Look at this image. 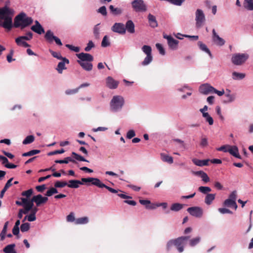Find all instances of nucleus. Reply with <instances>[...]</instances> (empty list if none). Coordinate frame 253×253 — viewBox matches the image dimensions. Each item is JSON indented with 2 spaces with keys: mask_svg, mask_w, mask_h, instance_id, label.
<instances>
[{
  "mask_svg": "<svg viewBox=\"0 0 253 253\" xmlns=\"http://www.w3.org/2000/svg\"><path fill=\"white\" fill-rule=\"evenodd\" d=\"M33 20L31 17H15L12 27L22 30L32 24Z\"/></svg>",
  "mask_w": 253,
  "mask_h": 253,
  "instance_id": "nucleus-3",
  "label": "nucleus"
},
{
  "mask_svg": "<svg viewBox=\"0 0 253 253\" xmlns=\"http://www.w3.org/2000/svg\"><path fill=\"white\" fill-rule=\"evenodd\" d=\"M209 159L206 160H199L197 159H193L192 160L193 163L196 166L202 167L204 166H208L209 165Z\"/></svg>",
  "mask_w": 253,
  "mask_h": 253,
  "instance_id": "nucleus-20",
  "label": "nucleus"
},
{
  "mask_svg": "<svg viewBox=\"0 0 253 253\" xmlns=\"http://www.w3.org/2000/svg\"><path fill=\"white\" fill-rule=\"evenodd\" d=\"M184 205L179 203H174L170 207V210L173 211H178L183 209Z\"/></svg>",
  "mask_w": 253,
  "mask_h": 253,
  "instance_id": "nucleus-32",
  "label": "nucleus"
},
{
  "mask_svg": "<svg viewBox=\"0 0 253 253\" xmlns=\"http://www.w3.org/2000/svg\"><path fill=\"white\" fill-rule=\"evenodd\" d=\"M187 211L193 216L200 218L203 214V209L199 207H192L187 209Z\"/></svg>",
  "mask_w": 253,
  "mask_h": 253,
  "instance_id": "nucleus-10",
  "label": "nucleus"
},
{
  "mask_svg": "<svg viewBox=\"0 0 253 253\" xmlns=\"http://www.w3.org/2000/svg\"><path fill=\"white\" fill-rule=\"evenodd\" d=\"M25 41V40H23V39H21L20 37H19L15 39V42L18 46H22L24 47H30V44H29Z\"/></svg>",
  "mask_w": 253,
  "mask_h": 253,
  "instance_id": "nucleus-30",
  "label": "nucleus"
},
{
  "mask_svg": "<svg viewBox=\"0 0 253 253\" xmlns=\"http://www.w3.org/2000/svg\"><path fill=\"white\" fill-rule=\"evenodd\" d=\"M126 31L130 34L135 33V25L131 20H128L125 25Z\"/></svg>",
  "mask_w": 253,
  "mask_h": 253,
  "instance_id": "nucleus-18",
  "label": "nucleus"
},
{
  "mask_svg": "<svg viewBox=\"0 0 253 253\" xmlns=\"http://www.w3.org/2000/svg\"><path fill=\"white\" fill-rule=\"evenodd\" d=\"M31 29L34 32L39 35H41L42 34L44 33V30L42 25L38 26H32L31 27Z\"/></svg>",
  "mask_w": 253,
  "mask_h": 253,
  "instance_id": "nucleus-35",
  "label": "nucleus"
},
{
  "mask_svg": "<svg viewBox=\"0 0 253 253\" xmlns=\"http://www.w3.org/2000/svg\"><path fill=\"white\" fill-rule=\"evenodd\" d=\"M88 222V218L87 217H83L76 219V224H84Z\"/></svg>",
  "mask_w": 253,
  "mask_h": 253,
  "instance_id": "nucleus-40",
  "label": "nucleus"
},
{
  "mask_svg": "<svg viewBox=\"0 0 253 253\" xmlns=\"http://www.w3.org/2000/svg\"><path fill=\"white\" fill-rule=\"evenodd\" d=\"M69 162L76 163L75 160L71 157H66L64 160L55 161V163L57 164H68Z\"/></svg>",
  "mask_w": 253,
  "mask_h": 253,
  "instance_id": "nucleus-36",
  "label": "nucleus"
},
{
  "mask_svg": "<svg viewBox=\"0 0 253 253\" xmlns=\"http://www.w3.org/2000/svg\"><path fill=\"white\" fill-rule=\"evenodd\" d=\"M244 7L248 10H253V0H244Z\"/></svg>",
  "mask_w": 253,
  "mask_h": 253,
  "instance_id": "nucleus-33",
  "label": "nucleus"
},
{
  "mask_svg": "<svg viewBox=\"0 0 253 253\" xmlns=\"http://www.w3.org/2000/svg\"><path fill=\"white\" fill-rule=\"evenodd\" d=\"M33 193V189H29V190H28L27 191H23L21 193V195L23 196H25L27 198H29L32 195Z\"/></svg>",
  "mask_w": 253,
  "mask_h": 253,
  "instance_id": "nucleus-59",
  "label": "nucleus"
},
{
  "mask_svg": "<svg viewBox=\"0 0 253 253\" xmlns=\"http://www.w3.org/2000/svg\"><path fill=\"white\" fill-rule=\"evenodd\" d=\"M83 184L79 180H70L69 181V184L67 185L71 188H78L80 185H83Z\"/></svg>",
  "mask_w": 253,
  "mask_h": 253,
  "instance_id": "nucleus-22",
  "label": "nucleus"
},
{
  "mask_svg": "<svg viewBox=\"0 0 253 253\" xmlns=\"http://www.w3.org/2000/svg\"><path fill=\"white\" fill-rule=\"evenodd\" d=\"M30 227V224L28 222L22 223L20 226L21 231L22 232H27L29 230Z\"/></svg>",
  "mask_w": 253,
  "mask_h": 253,
  "instance_id": "nucleus-51",
  "label": "nucleus"
},
{
  "mask_svg": "<svg viewBox=\"0 0 253 253\" xmlns=\"http://www.w3.org/2000/svg\"><path fill=\"white\" fill-rule=\"evenodd\" d=\"M97 12L101 13L103 16H106L107 15L106 8L105 6H102L100 7L97 10Z\"/></svg>",
  "mask_w": 253,
  "mask_h": 253,
  "instance_id": "nucleus-64",
  "label": "nucleus"
},
{
  "mask_svg": "<svg viewBox=\"0 0 253 253\" xmlns=\"http://www.w3.org/2000/svg\"><path fill=\"white\" fill-rule=\"evenodd\" d=\"M246 77V74L243 73L233 72L232 74V77L234 80H241Z\"/></svg>",
  "mask_w": 253,
  "mask_h": 253,
  "instance_id": "nucleus-29",
  "label": "nucleus"
},
{
  "mask_svg": "<svg viewBox=\"0 0 253 253\" xmlns=\"http://www.w3.org/2000/svg\"><path fill=\"white\" fill-rule=\"evenodd\" d=\"M111 30L115 33L120 34H125L126 33L125 25L122 23H116L112 27Z\"/></svg>",
  "mask_w": 253,
  "mask_h": 253,
  "instance_id": "nucleus-12",
  "label": "nucleus"
},
{
  "mask_svg": "<svg viewBox=\"0 0 253 253\" xmlns=\"http://www.w3.org/2000/svg\"><path fill=\"white\" fill-rule=\"evenodd\" d=\"M14 13V10L9 7H0V16H13Z\"/></svg>",
  "mask_w": 253,
  "mask_h": 253,
  "instance_id": "nucleus-15",
  "label": "nucleus"
},
{
  "mask_svg": "<svg viewBox=\"0 0 253 253\" xmlns=\"http://www.w3.org/2000/svg\"><path fill=\"white\" fill-rule=\"evenodd\" d=\"M31 201L33 203L35 202L37 207L43 204L42 200V195L41 194L33 196L31 199Z\"/></svg>",
  "mask_w": 253,
  "mask_h": 253,
  "instance_id": "nucleus-25",
  "label": "nucleus"
},
{
  "mask_svg": "<svg viewBox=\"0 0 253 253\" xmlns=\"http://www.w3.org/2000/svg\"><path fill=\"white\" fill-rule=\"evenodd\" d=\"M72 156L74 157V158L79 161H82V162H88V161L85 159L83 156L78 154L77 153L75 152H72Z\"/></svg>",
  "mask_w": 253,
  "mask_h": 253,
  "instance_id": "nucleus-47",
  "label": "nucleus"
},
{
  "mask_svg": "<svg viewBox=\"0 0 253 253\" xmlns=\"http://www.w3.org/2000/svg\"><path fill=\"white\" fill-rule=\"evenodd\" d=\"M68 185L66 181H57L55 182L54 186L55 188H62Z\"/></svg>",
  "mask_w": 253,
  "mask_h": 253,
  "instance_id": "nucleus-56",
  "label": "nucleus"
},
{
  "mask_svg": "<svg viewBox=\"0 0 253 253\" xmlns=\"http://www.w3.org/2000/svg\"><path fill=\"white\" fill-rule=\"evenodd\" d=\"M119 84V82L115 81L111 77H108L106 78V86L110 89L116 88Z\"/></svg>",
  "mask_w": 253,
  "mask_h": 253,
  "instance_id": "nucleus-16",
  "label": "nucleus"
},
{
  "mask_svg": "<svg viewBox=\"0 0 253 253\" xmlns=\"http://www.w3.org/2000/svg\"><path fill=\"white\" fill-rule=\"evenodd\" d=\"M249 58L248 53H235L232 56L231 60L232 63L236 66H240L244 64Z\"/></svg>",
  "mask_w": 253,
  "mask_h": 253,
  "instance_id": "nucleus-6",
  "label": "nucleus"
},
{
  "mask_svg": "<svg viewBox=\"0 0 253 253\" xmlns=\"http://www.w3.org/2000/svg\"><path fill=\"white\" fill-rule=\"evenodd\" d=\"M139 203L145 206L147 209H154L155 207L153 205H150L151 202L148 200H139Z\"/></svg>",
  "mask_w": 253,
  "mask_h": 253,
  "instance_id": "nucleus-31",
  "label": "nucleus"
},
{
  "mask_svg": "<svg viewBox=\"0 0 253 253\" xmlns=\"http://www.w3.org/2000/svg\"><path fill=\"white\" fill-rule=\"evenodd\" d=\"M110 44V43L109 41L108 40V37L107 36H105L102 40V42H101V46L102 47H105L109 46Z\"/></svg>",
  "mask_w": 253,
  "mask_h": 253,
  "instance_id": "nucleus-54",
  "label": "nucleus"
},
{
  "mask_svg": "<svg viewBox=\"0 0 253 253\" xmlns=\"http://www.w3.org/2000/svg\"><path fill=\"white\" fill-rule=\"evenodd\" d=\"M35 140V137L34 135H30L27 136L25 139L23 141V144L24 145L32 143Z\"/></svg>",
  "mask_w": 253,
  "mask_h": 253,
  "instance_id": "nucleus-41",
  "label": "nucleus"
},
{
  "mask_svg": "<svg viewBox=\"0 0 253 253\" xmlns=\"http://www.w3.org/2000/svg\"><path fill=\"white\" fill-rule=\"evenodd\" d=\"M94 47V44L91 41H89L87 44V46L85 47L84 50L86 52L89 51L92 48Z\"/></svg>",
  "mask_w": 253,
  "mask_h": 253,
  "instance_id": "nucleus-61",
  "label": "nucleus"
},
{
  "mask_svg": "<svg viewBox=\"0 0 253 253\" xmlns=\"http://www.w3.org/2000/svg\"><path fill=\"white\" fill-rule=\"evenodd\" d=\"M237 199V192L236 191H233L229 196L228 200L236 202Z\"/></svg>",
  "mask_w": 253,
  "mask_h": 253,
  "instance_id": "nucleus-63",
  "label": "nucleus"
},
{
  "mask_svg": "<svg viewBox=\"0 0 253 253\" xmlns=\"http://www.w3.org/2000/svg\"><path fill=\"white\" fill-rule=\"evenodd\" d=\"M83 183H88L91 182L92 185H95L99 188H105L109 191L112 193H117L118 190H117L115 189H113L111 187H110L105 184L103 183L99 179L97 178L94 177H88V178H82L81 181Z\"/></svg>",
  "mask_w": 253,
  "mask_h": 253,
  "instance_id": "nucleus-4",
  "label": "nucleus"
},
{
  "mask_svg": "<svg viewBox=\"0 0 253 253\" xmlns=\"http://www.w3.org/2000/svg\"><path fill=\"white\" fill-rule=\"evenodd\" d=\"M212 39L213 42L218 46H222L225 43V41L221 38H220L218 34L216 33L215 30L213 29L212 31Z\"/></svg>",
  "mask_w": 253,
  "mask_h": 253,
  "instance_id": "nucleus-14",
  "label": "nucleus"
},
{
  "mask_svg": "<svg viewBox=\"0 0 253 253\" xmlns=\"http://www.w3.org/2000/svg\"><path fill=\"white\" fill-rule=\"evenodd\" d=\"M57 193H58L57 190L55 188L52 187V188H50L49 190L47 191V192H46V194H45V196L50 197V196H52L53 194H56Z\"/></svg>",
  "mask_w": 253,
  "mask_h": 253,
  "instance_id": "nucleus-53",
  "label": "nucleus"
},
{
  "mask_svg": "<svg viewBox=\"0 0 253 253\" xmlns=\"http://www.w3.org/2000/svg\"><path fill=\"white\" fill-rule=\"evenodd\" d=\"M79 60L77 62L82 68L86 71H90L93 68V65L91 63L93 60L92 55L87 53L81 52L76 54Z\"/></svg>",
  "mask_w": 253,
  "mask_h": 253,
  "instance_id": "nucleus-1",
  "label": "nucleus"
},
{
  "mask_svg": "<svg viewBox=\"0 0 253 253\" xmlns=\"http://www.w3.org/2000/svg\"><path fill=\"white\" fill-rule=\"evenodd\" d=\"M208 145V139L206 136L202 135L201 137L200 146L202 148H205Z\"/></svg>",
  "mask_w": 253,
  "mask_h": 253,
  "instance_id": "nucleus-37",
  "label": "nucleus"
},
{
  "mask_svg": "<svg viewBox=\"0 0 253 253\" xmlns=\"http://www.w3.org/2000/svg\"><path fill=\"white\" fill-rule=\"evenodd\" d=\"M189 245L191 247H194L199 244L201 241L200 237H197L192 239H189Z\"/></svg>",
  "mask_w": 253,
  "mask_h": 253,
  "instance_id": "nucleus-38",
  "label": "nucleus"
},
{
  "mask_svg": "<svg viewBox=\"0 0 253 253\" xmlns=\"http://www.w3.org/2000/svg\"><path fill=\"white\" fill-rule=\"evenodd\" d=\"M213 89H214V88L208 84L201 85L199 89L200 93L205 95L212 92Z\"/></svg>",
  "mask_w": 253,
  "mask_h": 253,
  "instance_id": "nucleus-13",
  "label": "nucleus"
},
{
  "mask_svg": "<svg viewBox=\"0 0 253 253\" xmlns=\"http://www.w3.org/2000/svg\"><path fill=\"white\" fill-rule=\"evenodd\" d=\"M0 26L10 30L12 28V17H0Z\"/></svg>",
  "mask_w": 253,
  "mask_h": 253,
  "instance_id": "nucleus-8",
  "label": "nucleus"
},
{
  "mask_svg": "<svg viewBox=\"0 0 253 253\" xmlns=\"http://www.w3.org/2000/svg\"><path fill=\"white\" fill-rule=\"evenodd\" d=\"M203 117L206 119V122H208L210 125H213V120L208 113H203Z\"/></svg>",
  "mask_w": 253,
  "mask_h": 253,
  "instance_id": "nucleus-44",
  "label": "nucleus"
},
{
  "mask_svg": "<svg viewBox=\"0 0 253 253\" xmlns=\"http://www.w3.org/2000/svg\"><path fill=\"white\" fill-rule=\"evenodd\" d=\"M225 96L226 97V99L223 100V103L224 104L233 102L236 98L235 95L231 93H225Z\"/></svg>",
  "mask_w": 253,
  "mask_h": 253,
  "instance_id": "nucleus-26",
  "label": "nucleus"
},
{
  "mask_svg": "<svg viewBox=\"0 0 253 253\" xmlns=\"http://www.w3.org/2000/svg\"><path fill=\"white\" fill-rule=\"evenodd\" d=\"M44 38L49 43H51L53 41H54L57 45L60 46L62 45L60 39L57 37L54 36L53 33L50 30L46 31L44 35Z\"/></svg>",
  "mask_w": 253,
  "mask_h": 253,
  "instance_id": "nucleus-9",
  "label": "nucleus"
},
{
  "mask_svg": "<svg viewBox=\"0 0 253 253\" xmlns=\"http://www.w3.org/2000/svg\"><path fill=\"white\" fill-rule=\"evenodd\" d=\"M66 47H67V48H68L70 50H72V51H74L76 52H78L80 51V48L78 46H73L71 44H66Z\"/></svg>",
  "mask_w": 253,
  "mask_h": 253,
  "instance_id": "nucleus-57",
  "label": "nucleus"
},
{
  "mask_svg": "<svg viewBox=\"0 0 253 253\" xmlns=\"http://www.w3.org/2000/svg\"><path fill=\"white\" fill-rule=\"evenodd\" d=\"M49 52L51 53V54L52 55L53 57L54 58H56L58 59L61 60L64 57H63L60 52H57L55 51H54L51 49L49 50Z\"/></svg>",
  "mask_w": 253,
  "mask_h": 253,
  "instance_id": "nucleus-52",
  "label": "nucleus"
},
{
  "mask_svg": "<svg viewBox=\"0 0 253 253\" xmlns=\"http://www.w3.org/2000/svg\"><path fill=\"white\" fill-rule=\"evenodd\" d=\"M27 220L30 222L34 221L36 219V215L31 213L28 216L25 217L23 222H24L27 219Z\"/></svg>",
  "mask_w": 253,
  "mask_h": 253,
  "instance_id": "nucleus-62",
  "label": "nucleus"
},
{
  "mask_svg": "<svg viewBox=\"0 0 253 253\" xmlns=\"http://www.w3.org/2000/svg\"><path fill=\"white\" fill-rule=\"evenodd\" d=\"M228 152H229L230 154H231L236 158H237L240 159H241V157L239 154L238 149L237 146H234L232 147H230L228 146Z\"/></svg>",
  "mask_w": 253,
  "mask_h": 253,
  "instance_id": "nucleus-19",
  "label": "nucleus"
},
{
  "mask_svg": "<svg viewBox=\"0 0 253 253\" xmlns=\"http://www.w3.org/2000/svg\"><path fill=\"white\" fill-rule=\"evenodd\" d=\"M13 178H10L6 183L4 187H3V188L0 192V198H3L4 193L7 191L8 188H9L12 185L11 182L13 180Z\"/></svg>",
  "mask_w": 253,
  "mask_h": 253,
  "instance_id": "nucleus-28",
  "label": "nucleus"
},
{
  "mask_svg": "<svg viewBox=\"0 0 253 253\" xmlns=\"http://www.w3.org/2000/svg\"><path fill=\"white\" fill-rule=\"evenodd\" d=\"M223 205L226 207L233 208L235 210H236L238 208V206L236 202L227 199L224 201Z\"/></svg>",
  "mask_w": 253,
  "mask_h": 253,
  "instance_id": "nucleus-21",
  "label": "nucleus"
},
{
  "mask_svg": "<svg viewBox=\"0 0 253 253\" xmlns=\"http://www.w3.org/2000/svg\"><path fill=\"white\" fill-rule=\"evenodd\" d=\"M152 55H146L144 60L141 62V65L144 66H147L152 61Z\"/></svg>",
  "mask_w": 253,
  "mask_h": 253,
  "instance_id": "nucleus-43",
  "label": "nucleus"
},
{
  "mask_svg": "<svg viewBox=\"0 0 253 253\" xmlns=\"http://www.w3.org/2000/svg\"><path fill=\"white\" fill-rule=\"evenodd\" d=\"M142 50L146 55H152V48L150 46L143 45L142 47Z\"/></svg>",
  "mask_w": 253,
  "mask_h": 253,
  "instance_id": "nucleus-39",
  "label": "nucleus"
},
{
  "mask_svg": "<svg viewBox=\"0 0 253 253\" xmlns=\"http://www.w3.org/2000/svg\"><path fill=\"white\" fill-rule=\"evenodd\" d=\"M198 190L203 194H207L211 191V189L208 186H200L198 188Z\"/></svg>",
  "mask_w": 253,
  "mask_h": 253,
  "instance_id": "nucleus-46",
  "label": "nucleus"
},
{
  "mask_svg": "<svg viewBox=\"0 0 253 253\" xmlns=\"http://www.w3.org/2000/svg\"><path fill=\"white\" fill-rule=\"evenodd\" d=\"M109 9L112 14L114 15H119L122 13V10L120 8H115L112 5H110Z\"/></svg>",
  "mask_w": 253,
  "mask_h": 253,
  "instance_id": "nucleus-42",
  "label": "nucleus"
},
{
  "mask_svg": "<svg viewBox=\"0 0 253 253\" xmlns=\"http://www.w3.org/2000/svg\"><path fill=\"white\" fill-rule=\"evenodd\" d=\"M124 99L122 96H114L110 102L111 111L116 112L120 111L124 104Z\"/></svg>",
  "mask_w": 253,
  "mask_h": 253,
  "instance_id": "nucleus-5",
  "label": "nucleus"
},
{
  "mask_svg": "<svg viewBox=\"0 0 253 253\" xmlns=\"http://www.w3.org/2000/svg\"><path fill=\"white\" fill-rule=\"evenodd\" d=\"M40 152H41V151L39 150H32L29 152L23 153L22 154V156H23V157L32 156L39 154Z\"/></svg>",
  "mask_w": 253,
  "mask_h": 253,
  "instance_id": "nucleus-48",
  "label": "nucleus"
},
{
  "mask_svg": "<svg viewBox=\"0 0 253 253\" xmlns=\"http://www.w3.org/2000/svg\"><path fill=\"white\" fill-rule=\"evenodd\" d=\"M33 206L34 204L31 200L28 204L23 206L24 207V210L23 211L25 212V214L28 213V212L32 209Z\"/></svg>",
  "mask_w": 253,
  "mask_h": 253,
  "instance_id": "nucleus-49",
  "label": "nucleus"
},
{
  "mask_svg": "<svg viewBox=\"0 0 253 253\" xmlns=\"http://www.w3.org/2000/svg\"><path fill=\"white\" fill-rule=\"evenodd\" d=\"M161 158L163 161L167 162L169 164H172L173 162L172 157L167 155L164 153L161 154Z\"/></svg>",
  "mask_w": 253,
  "mask_h": 253,
  "instance_id": "nucleus-34",
  "label": "nucleus"
},
{
  "mask_svg": "<svg viewBox=\"0 0 253 253\" xmlns=\"http://www.w3.org/2000/svg\"><path fill=\"white\" fill-rule=\"evenodd\" d=\"M61 61L59 62L58 64L57 68L56 69L58 71V72L60 74H61L63 72V70L66 69V68L65 67V64H69V61L66 57L61 59Z\"/></svg>",
  "mask_w": 253,
  "mask_h": 253,
  "instance_id": "nucleus-17",
  "label": "nucleus"
},
{
  "mask_svg": "<svg viewBox=\"0 0 253 253\" xmlns=\"http://www.w3.org/2000/svg\"><path fill=\"white\" fill-rule=\"evenodd\" d=\"M163 37L167 40L168 45L170 49L175 50L177 48L178 41L173 39L171 36L167 35H163Z\"/></svg>",
  "mask_w": 253,
  "mask_h": 253,
  "instance_id": "nucleus-11",
  "label": "nucleus"
},
{
  "mask_svg": "<svg viewBox=\"0 0 253 253\" xmlns=\"http://www.w3.org/2000/svg\"><path fill=\"white\" fill-rule=\"evenodd\" d=\"M134 10L138 12H144L147 10V5L143 0H134L131 2Z\"/></svg>",
  "mask_w": 253,
  "mask_h": 253,
  "instance_id": "nucleus-7",
  "label": "nucleus"
},
{
  "mask_svg": "<svg viewBox=\"0 0 253 253\" xmlns=\"http://www.w3.org/2000/svg\"><path fill=\"white\" fill-rule=\"evenodd\" d=\"M149 22L150 26L152 28H155L158 26L155 17H149Z\"/></svg>",
  "mask_w": 253,
  "mask_h": 253,
  "instance_id": "nucleus-50",
  "label": "nucleus"
},
{
  "mask_svg": "<svg viewBox=\"0 0 253 253\" xmlns=\"http://www.w3.org/2000/svg\"><path fill=\"white\" fill-rule=\"evenodd\" d=\"M205 20V17H196V21L197 27L198 28L202 27Z\"/></svg>",
  "mask_w": 253,
  "mask_h": 253,
  "instance_id": "nucleus-45",
  "label": "nucleus"
},
{
  "mask_svg": "<svg viewBox=\"0 0 253 253\" xmlns=\"http://www.w3.org/2000/svg\"><path fill=\"white\" fill-rule=\"evenodd\" d=\"M198 45L199 46L200 49L208 53L211 58H212V54L210 50V49L208 48L207 46L203 43L202 42L199 41L198 42Z\"/></svg>",
  "mask_w": 253,
  "mask_h": 253,
  "instance_id": "nucleus-23",
  "label": "nucleus"
},
{
  "mask_svg": "<svg viewBox=\"0 0 253 253\" xmlns=\"http://www.w3.org/2000/svg\"><path fill=\"white\" fill-rule=\"evenodd\" d=\"M33 34L31 32H28L25 36H20L21 39H23L26 41H30L33 38Z\"/></svg>",
  "mask_w": 253,
  "mask_h": 253,
  "instance_id": "nucleus-55",
  "label": "nucleus"
},
{
  "mask_svg": "<svg viewBox=\"0 0 253 253\" xmlns=\"http://www.w3.org/2000/svg\"><path fill=\"white\" fill-rule=\"evenodd\" d=\"M99 24L96 25L93 29V34L95 38L99 39V28L98 27V26Z\"/></svg>",
  "mask_w": 253,
  "mask_h": 253,
  "instance_id": "nucleus-60",
  "label": "nucleus"
},
{
  "mask_svg": "<svg viewBox=\"0 0 253 253\" xmlns=\"http://www.w3.org/2000/svg\"><path fill=\"white\" fill-rule=\"evenodd\" d=\"M215 194H207L205 198V203L207 205H210L212 203V201L215 199Z\"/></svg>",
  "mask_w": 253,
  "mask_h": 253,
  "instance_id": "nucleus-27",
  "label": "nucleus"
},
{
  "mask_svg": "<svg viewBox=\"0 0 253 253\" xmlns=\"http://www.w3.org/2000/svg\"><path fill=\"white\" fill-rule=\"evenodd\" d=\"M156 46L159 50L160 54L162 55H165V50L161 44L158 43L156 44Z\"/></svg>",
  "mask_w": 253,
  "mask_h": 253,
  "instance_id": "nucleus-58",
  "label": "nucleus"
},
{
  "mask_svg": "<svg viewBox=\"0 0 253 253\" xmlns=\"http://www.w3.org/2000/svg\"><path fill=\"white\" fill-rule=\"evenodd\" d=\"M189 239L190 236H185L178 237L174 240H169L167 243V249L168 250H169L170 249L171 247L174 245L176 247L179 253H182L184 251V245Z\"/></svg>",
  "mask_w": 253,
  "mask_h": 253,
  "instance_id": "nucleus-2",
  "label": "nucleus"
},
{
  "mask_svg": "<svg viewBox=\"0 0 253 253\" xmlns=\"http://www.w3.org/2000/svg\"><path fill=\"white\" fill-rule=\"evenodd\" d=\"M15 247V245L14 244H9L3 248V251L4 253H16Z\"/></svg>",
  "mask_w": 253,
  "mask_h": 253,
  "instance_id": "nucleus-24",
  "label": "nucleus"
}]
</instances>
